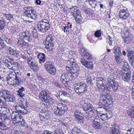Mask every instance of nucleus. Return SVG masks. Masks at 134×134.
Here are the masks:
<instances>
[{"label": "nucleus", "instance_id": "25", "mask_svg": "<svg viewBox=\"0 0 134 134\" xmlns=\"http://www.w3.org/2000/svg\"><path fill=\"white\" fill-rule=\"evenodd\" d=\"M84 133L81 128L76 126L73 128L70 134H84Z\"/></svg>", "mask_w": 134, "mask_h": 134}, {"label": "nucleus", "instance_id": "4", "mask_svg": "<svg viewBox=\"0 0 134 134\" xmlns=\"http://www.w3.org/2000/svg\"><path fill=\"white\" fill-rule=\"evenodd\" d=\"M51 93L47 90L42 91L39 94V98L43 102L52 104L53 103V100L52 98L49 97V94Z\"/></svg>", "mask_w": 134, "mask_h": 134}, {"label": "nucleus", "instance_id": "49", "mask_svg": "<svg viewBox=\"0 0 134 134\" xmlns=\"http://www.w3.org/2000/svg\"><path fill=\"white\" fill-rule=\"evenodd\" d=\"M86 81L88 84L89 85H91L92 83L91 76L90 75L87 76L86 79Z\"/></svg>", "mask_w": 134, "mask_h": 134}, {"label": "nucleus", "instance_id": "35", "mask_svg": "<svg viewBox=\"0 0 134 134\" xmlns=\"http://www.w3.org/2000/svg\"><path fill=\"white\" fill-rule=\"evenodd\" d=\"M122 55V54H119H119H117V55H115V60L116 62L118 63H120L122 61V59L121 57Z\"/></svg>", "mask_w": 134, "mask_h": 134}, {"label": "nucleus", "instance_id": "26", "mask_svg": "<svg viewBox=\"0 0 134 134\" xmlns=\"http://www.w3.org/2000/svg\"><path fill=\"white\" fill-rule=\"evenodd\" d=\"M38 58L39 60V62L40 64L42 65L46 60L45 55L43 53H40L37 55Z\"/></svg>", "mask_w": 134, "mask_h": 134}, {"label": "nucleus", "instance_id": "48", "mask_svg": "<svg viewBox=\"0 0 134 134\" xmlns=\"http://www.w3.org/2000/svg\"><path fill=\"white\" fill-rule=\"evenodd\" d=\"M21 37V38H20L18 40V43L20 44H25L26 43L28 44L29 42L27 43H26L25 42H26V41H25L23 40L22 38Z\"/></svg>", "mask_w": 134, "mask_h": 134}, {"label": "nucleus", "instance_id": "62", "mask_svg": "<svg viewBox=\"0 0 134 134\" xmlns=\"http://www.w3.org/2000/svg\"><path fill=\"white\" fill-rule=\"evenodd\" d=\"M106 114L107 119L111 118L112 116L111 113H108Z\"/></svg>", "mask_w": 134, "mask_h": 134}, {"label": "nucleus", "instance_id": "42", "mask_svg": "<svg viewBox=\"0 0 134 134\" xmlns=\"http://www.w3.org/2000/svg\"><path fill=\"white\" fill-rule=\"evenodd\" d=\"M33 9H34L32 7H25L24 8V10L25 11L24 12L25 14H26L29 13H30V12Z\"/></svg>", "mask_w": 134, "mask_h": 134}, {"label": "nucleus", "instance_id": "38", "mask_svg": "<svg viewBox=\"0 0 134 134\" xmlns=\"http://www.w3.org/2000/svg\"><path fill=\"white\" fill-rule=\"evenodd\" d=\"M1 38L3 42L4 41H5L7 44H11L12 42L10 40V39L8 38L7 37H6L5 35L2 36Z\"/></svg>", "mask_w": 134, "mask_h": 134}, {"label": "nucleus", "instance_id": "64", "mask_svg": "<svg viewBox=\"0 0 134 134\" xmlns=\"http://www.w3.org/2000/svg\"><path fill=\"white\" fill-rule=\"evenodd\" d=\"M54 134H60L59 130L58 129L55 130L54 133Z\"/></svg>", "mask_w": 134, "mask_h": 134}, {"label": "nucleus", "instance_id": "22", "mask_svg": "<svg viewBox=\"0 0 134 134\" xmlns=\"http://www.w3.org/2000/svg\"><path fill=\"white\" fill-rule=\"evenodd\" d=\"M131 72H122L121 76L122 80L125 81H128L130 80L131 77Z\"/></svg>", "mask_w": 134, "mask_h": 134}, {"label": "nucleus", "instance_id": "21", "mask_svg": "<svg viewBox=\"0 0 134 134\" xmlns=\"http://www.w3.org/2000/svg\"><path fill=\"white\" fill-rule=\"evenodd\" d=\"M10 93L9 92L4 88H0V97L4 99L7 100V98Z\"/></svg>", "mask_w": 134, "mask_h": 134}, {"label": "nucleus", "instance_id": "46", "mask_svg": "<svg viewBox=\"0 0 134 134\" xmlns=\"http://www.w3.org/2000/svg\"><path fill=\"white\" fill-rule=\"evenodd\" d=\"M7 97L6 100H9V101L10 102H13L15 99V97L12 95H10V93Z\"/></svg>", "mask_w": 134, "mask_h": 134}, {"label": "nucleus", "instance_id": "3", "mask_svg": "<svg viewBox=\"0 0 134 134\" xmlns=\"http://www.w3.org/2000/svg\"><path fill=\"white\" fill-rule=\"evenodd\" d=\"M67 106L65 104L58 103L55 106L54 109V113L55 115L58 116L63 115L67 111Z\"/></svg>", "mask_w": 134, "mask_h": 134}, {"label": "nucleus", "instance_id": "12", "mask_svg": "<svg viewBox=\"0 0 134 134\" xmlns=\"http://www.w3.org/2000/svg\"><path fill=\"white\" fill-rule=\"evenodd\" d=\"M7 52L8 54L13 57L18 58L20 56L21 54H19L16 50V48L13 46L8 47Z\"/></svg>", "mask_w": 134, "mask_h": 134}, {"label": "nucleus", "instance_id": "59", "mask_svg": "<svg viewBox=\"0 0 134 134\" xmlns=\"http://www.w3.org/2000/svg\"><path fill=\"white\" fill-rule=\"evenodd\" d=\"M100 117L101 119L102 120L107 119V118L106 114H103L100 115Z\"/></svg>", "mask_w": 134, "mask_h": 134}, {"label": "nucleus", "instance_id": "14", "mask_svg": "<svg viewBox=\"0 0 134 134\" xmlns=\"http://www.w3.org/2000/svg\"><path fill=\"white\" fill-rule=\"evenodd\" d=\"M94 79H95V80L97 82L96 83V84L98 87L99 88H101L106 90L105 88H106V86H105V80L102 77H95ZM94 79L95 80V79Z\"/></svg>", "mask_w": 134, "mask_h": 134}, {"label": "nucleus", "instance_id": "40", "mask_svg": "<svg viewBox=\"0 0 134 134\" xmlns=\"http://www.w3.org/2000/svg\"><path fill=\"white\" fill-rule=\"evenodd\" d=\"M123 69L125 72H131V70L130 68V67L129 65L127 64H124L123 66Z\"/></svg>", "mask_w": 134, "mask_h": 134}, {"label": "nucleus", "instance_id": "32", "mask_svg": "<svg viewBox=\"0 0 134 134\" xmlns=\"http://www.w3.org/2000/svg\"><path fill=\"white\" fill-rule=\"evenodd\" d=\"M40 117L41 120L44 119L45 120L49 118L50 116L49 115H47V114H46V113H42L40 114Z\"/></svg>", "mask_w": 134, "mask_h": 134}, {"label": "nucleus", "instance_id": "34", "mask_svg": "<svg viewBox=\"0 0 134 134\" xmlns=\"http://www.w3.org/2000/svg\"><path fill=\"white\" fill-rule=\"evenodd\" d=\"M14 60L12 58H9L6 59L5 60V63L6 64V65H7V67H8L9 65L14 63Z\"/></svg>", "mask_w": 134, "mask_h": 134}, {"label": "nucleus", "instance_id": "10", "mask_svg": "<svg viewBox=\"0 0 134 134\" xmlns=\"http://www.w3.org/2000/svg\"><path fill=\"white\" fill-rule=\"evenodd\" d=\"M44 67L45 70L52 76L54 75L56 73V69L52 62L47 61L44 65Z\"/></svg>", "mask_w": 134, "mask_h": 134}, {"label": "nucleus", "instance_id": "58", "mask_svg": "<svg viewBox=\"0 0 134 134\" xmlns=\"http://www.w3.org/2000/svg\"><path fill=\"white\" fill-rule=\"evenodd\" d=\"M80 112H79L78 110H77L74 113V115L76 118L80 115Z\"/></svg>", "mask_w": 134, "mask_h": 134}, {"label": "nucleus", "instance_id": "18", "mask_svg": "<svg viewBox=\"0 0 134 134\" xmlns=\"http://www.w3.org/2000/svg\"><path fill=\"white\" fill-rule=\"evenodd\" d=\"M31 35L29 32L27 31H25L23 32L20 33L19 34V36L20 37H21L23 38H26L25 40H26V43L27 42H30L31 41L29 39V37Z\"/></svg>", "mask_w": 134, "mask_h": 134}, {"label": "nucleus", "instance_id": "15", "mask_svg": "<svg viewBox=\"0 0 134 134\" xmlns=\"http://www.w3.org/2000/svg\"><path fill=\"white\" fill-rule=\"evenodd\" d=\"M16 111L18 113H20L22 114H26L27 112V108L24 107L23 105H22L21 103L18 104L15 106Z\"/></svg>", "mask_w": 134, "mask_h": 134}, {"label": "nucleus", "instance_id": "50", "mask_svg": "<svg viewBox=\"0 0 134 134\" xmlns=\"http://www.w3.org/2000/svg\"><path fill=\"white\" fill-rule=\"evenodd\" d=\"M6 45L5 44L4 42L2 40V39L0 38V50L4 48Z\"/></svg>", "mask_w": 134, "mask_h": 134}, {"label": "nucleus", "instance_id": "6", "mask_svg": "<svg viewBox=\"0 0 134 134\" xmlns=\"http://www.w3.org/2000/svg\"><path fill=\"white\" fill-rule=\"evenodd\" d=\"M75 74H63L60 77V80L64 84V86L66 87L68 86V82L69 80H71L76 78L78 74L77 73Z\"/></svg>", "mask_w": 134, "mask_h": 134}, {"label": "nucleus", "instance_id": "29", "mask_svg": "<svg viewBox=\"0 0 134 134\" xmlns=\"http://www.w3.org/2000/svg\"><path fill=\"white\" fill-rule=\"evenodd\" d=\"M74 62V58H71L70 60H69L67 61V65L66 66V70H69L70 68L72 67Z\"/></svg>", "mask_w": 134, "mask_h": 134}, {"label": "nucleus", "instance_id": "53", "mask_svg": "<svg viewBox=\"0 0 134 134\" xmlns=\"http://www.w3.org/2000/svg\"><path fill=\"white\" fill-rule=\"evenodd\" d=\"M96 0H86V2H88L89 4L92 5L93 4H95L96 5Z\"/></svg>", "mask_w": 134, "mask_h": 134}, {"label": "nucleus", "instance_id": "2", "mask_svg": "<svg viewBox=\"0 0 134 134\" xmlns=\"http://www.w3.org/2000/svg\"><path fill=\"white\" fill-rule=\"evenodd\" d=\"M23 78L21 72L12 71L7 76V81L9 84L17 86L23 84Z\"/></svg>", "mask_w": 134, "mask_h": 134}, {"label": "nucleus", "instance_id": "36", "mask_svg": "<svg viewBox=\"0 0 134 134\" xmlns=\"http://www.w3.org/2000/svg\"><path fill=\"white\" fill-rule=\"evenodd\" d=\"M3 15L5 17V19L7 20L11 21L14 19L12 15L10 14H3Z\"/></svg>", "mask_w": 134, "mask_h": 134}, {"label": "nucleus", "instance_id": "5", "mask_svg": "<svg viewBox=\"0 0 134 134\" xmlns=\"http://www.w3.org/2000/svg\"><path fill=\"white\" fill-rule=\"evenodd\" d=\"M74 89L75 92L78 94H85L87 91V86L83 82H79L75 84Z\"/></svg>", "mask_w": 134, "mask_h": 134}, {"label": "nucleus", "instance_id": "57", "mask_svg": "<svg viewBox=\"0 0 134 134\" xmlns=\"http://www.w3.org/2000/svg\"><path fill=\"white\" fill-rule=\"evenodd\" d=\"M11 32L15 35H16L18 33V30L12 28L11 30Z\"/></svg>", "mask_w": 134, "mask_h": 134}, {"label": "nucleus", "instance_id": "23", "mask_svg": "<svg viewBox=\"0 0 134 134\" xmlns=\"http://www.w3.org/2000/svg\"><path fill=\"white\" fill-rule=\"evenodd\" d=\"M129 15L126 10L123 9L120 10L119 16L120 18L125 19L129 16Z\"/></svg>", "mask_w": 134, "mask_h": 134}, {"label": "nucleus", "instance_id": "30", "mask_svg": "<svg viewBox=\"0 0 134 134\" xmlns=\"http://www.w3.org/2000/svg\"><path fill=\"white\" fill-rule=\"evenodd\" d=\"M25 91V89L23 87H21L17 91L18 93V95L20 97H23L25 95V94L24 93V92Z\"/></svg>", "mask_w": 134, "mask_h": 134}, {"label": "nucleus", "instance_id": "28", "mask_svg": "<svg viewBox=\"0 0 134 134\" xmlns=\"http://www.w3.org/2000/svg\"><path fill=\"white\" fill-rule=\"evenodd\" d=\"M29 65L30 68L32 69L34 71H36L37 65V62L35 60H32Z\"/></svg>", "mask_w": 134, "mask_h": 134}, {"label": "nucleus", "instance_id": "37", "mask_svg": "<svg viewBox=\"0 0 134 134\" xmlns=\"http://www.w3.org/2000/svg\"><path fill=\"white\" fill-rule=\"evenodd\" d=\"M1 38L3 42L4 41H5L7 44H11L12 42L10 40V39L8 38L7 37H6L5 35L2 36Z\"/></svg>", "mask_w": 134, "mask_h": 134}, {"label": "nucleus", "instance_id": "27", "mask_svg": "<svg viewBox=\"0 0 134 134\" xmlns=\"http://www.w3.org/2000/svg\"><path fill=\"white\" fill-rule=\"evenodd\" d=\"M36 13V12L35 10L33 9L30 12V13H29L25 15L27 16L30 17L32 19L35 20L37 16Z\"/></svg>", "mask_w": 134, "mask_h": 134}, {"label": "nucleus", "instance_id": "45", "mask_svg": "<svg viewBox=\"0 0 134 134\" xmlns=\"http://www.w3.org/2000/svg\"><path fill=\"white\" fill-rule=\"evenodd\" d=\"M129 110L130 112L129 115L131 116V118H134V107H132Z\"/></svg>", "mask_w": 134, "mask_h": 134}, {"label": "nucleus", "instance_id": "17", "mask_svg": "<svg viewBox=\"0 0 134 134\" xmlns=\"http://www.w3.org/2000/svg\"><path fill=\"white\" fill-rule=\"evenodd\" d=\"M59 93L58 94L59 95V96H57V98L60 101L63 100L62 99H65L67 97H69L70 95L67 92L64 91H61L58 92Z\"/></svg>", "mask_w": 134, "mask_h": 134}, {"label": "nucleus", "instance_id": "56", "mask_svg": "<svg viewBox=\"0 0 134 134\" xmlns=\"http://www.w3.org/2000/svg\"><path fill=\"white\" fill-rule=\"evenodd\" d=\"M21 104L22 105H23L24 107H26L28 106V104H27V102L25 101L24 100L23 101L20 102Z\"/></svg>", "mask_w": 134, "mask_h": 134}, {"label": "nucleus", "instance_id": "60", "mask_svg": "<svg viewBox=\"0 0 134 134\" xmlns=\"http://www.w3.org/2000/svg\"><path fill=\"white\" fill-rule=\"evenodd\" d=\"M13 134H25L23 133V132H21V131L17 130H15L14 132L13 133Z\"/></svg>", "mask_w": 134, "mask_h": 134}, {"label": "nucleus", "instance_id": "33", "mask_svg": "<svg viewBox=\"0 0 134 134\" xmlns=\"http://www.w3.org/2000/svg\"><path fill=\"white\" fill-rule=\"evenodd\" d=\"M113 53L114 54H116L115 55L117 54H121V49L120 48L117 46H116L114 47L113 48Z\"/></svg>", "mask_w": 134, "mask_h": 134}, {"label": "nucleus", "instance_id": "55", "mask_svg": "<svg viewBox=\"0 0 134 134\" xmlns=\"http://www.w3.org/2000/svg\"><path fill=\"white\" fill-rule=\"evenodd\" d=\"M79 51H80V53L82 54H81L82 56H83V54H84V53L86 52V51L85 49L84 48H83V47H82V48H80Z\"/></svg>", "mask_w": 134, "mask_h": 134}, {"label": "nucleus", "instance_id": "54", "mask_svg": "<svg viewBox=\"0 0 134 134\" xmlns=\"http://www.w3.org/2000/svg\"><path fill=\"white\" fill-rule=\"evenodd\" d=\"M127 52L128 54V55H130L133 53V51H132V49L130 47H127L126 49Z\"/></svg>", "mask_w": 134, "mask_h": 134}, {"label": "nucleus", "instance_id": "63", "mask_svg": "<svg viewBox=\"0 0 134 134\" xmlns=\"http://www.w3.org/2000/svg\"><path fill=\"white\" fill-rule=\"evenodd\" d=\"M69 24H70V23H68V25H67V27L65 26L64 27V28L63 29L64 30V32H67V30L68 29V28H69Z\"/></svg>", "mask_w": 134, "mask_h": 134}, {"label": "nucleus", "instance_id": "20", "mask_svg": "<svg viewBox=\"0 0 134 134\" xmlns=\"http://www.w3.org/2000/svg\"><path fill=\"white\" fill-rule=\"evenodd\" d=\"M81 62L82 64L87 68L92 69L93 67V64L92 62H88L83 58H81Z\"/></svg>", "mask_w": 134, "mask_h": 134}, {"label": "nucleus", "instance_id": "9", "mask_svg": "<svg viewBox=\"0 0 134 134\" xmlns=\"http://www.w3.org/2000/svg\"><path fill=\"white\" fill-rule=\"evenodd\" d=\"M54 42V40L51 34H49L47 36L46 39L44 43L45 45L46 49L48 51L51 52L53 49Z\"/></svg>", "mask_w": 134, "mask_h": 134}, {"label": "nucleus", "instance_id": "19", "mask_svg": "<svg viewBox=\"0 0 134 134\" xmlns=\"http://www.w3.org/2000/svg\"><path fill=\"white\" fill-rule=\"evenodd\" d=\"M69 9L73 11L72 15L75 19H76L77 18L78 19L80 18L81 14L79 10L77 9V7L76 6H72Z\"/></svg>", "mask_w": 134, "mask_h": 134}, {"label": "nucleus", "instance_id": "1", "mask_svg": "<svg viewBox=\"0 0 134 134\" xmlns=\"http://www.w3.org/2000/svg\"><path fill=\"white\" fill-rule=\"evenodd\" d=\"M83 110L82 116L81 115L76 118L80 123H83L84 121V116L87 119L93 118L95 110L93 109L92 105L89 103H84L82 108Z\"/></svg>", "mask_w": 134, "mask_h": 134}, {"label": "nucleus", "instance_id": "44", "mask_svg": "<svg viewBox=\"0 0 134 134\" xmlns=\"http://www.w3.org/2000/svg\"><path fill=\"white\" fill-rule=\"evenodd\" d=\"M83 56L87 60L91 59L92 58L91 54L87 52H86L84 54H83Z\"/></svg>", "mask_w": 134, "mask_h": 134}, {"label": "nucleus", "instance_id": "41", "mask_svg": "<svg viewBox=\"0 0 134 134\" xmlns=\"http://www.w3.org/2000/svg\"><path fill=\"white\" fill-rule=\"evenodd\" d=\"M124 43L127 44L129 43L131 41V38L129 36L123 38Z\"/></svg>", "mask_w": 134, "mask_h": 134}, {"label": "nucleus", "instance_id": "61", "mask_svg": "<svg viewBox=\"0 0 134 134\" xmlns=\"http://www.w3.org/2000/svg\"><path fill=\"white\" fill-rule=\"evenodd\" d=\"M131 55H131V57L129 59L130 62H131V61L134 60V51H133V53Z\"/></svg>", "mask_w": 134, "mask_h": 134}, {"label": "nucleus", "instance_id": "11", "mask_svg": "<svg viewBox=\"0 0 134 134\" xmlns=\"http://www.w3.org/2000/svg\"><path fill=\"white\" fill-rule=\"evenodd\" d=\"M113 100L111 96L108 94L106 95H103L100 96L99 104L100 105H110L112 103Z\"/></svg>", "mask_w": 134, "mask_h": 134}, {"label": "nucleus", "instance_id": "43", "mask_svg": "<svg viewBox=\"0 0 134 134\" xmlns=\"http://www.w3.org/2000/svg\"><path fill=\"white\" fill-rule=\"evenodd\" d=\"M72 68H74V70H76L77 71H79L80 70V67L79 66L78 64L76 62H74L73 64Z\"/></svg>", "mask_w": 134, "mask_h": 134}, {"label": "nucleus", "instance_id": "39", "mask_svg": "<svg viewBox=\"0 0 134 134\" xmlns=\"http://www.w3.org/2000/svg\"><path fill=\"white\" fill-rule=\"evenodd\" d=\"M18 63L17 62L14 63H14L9 65L7 67L8 68L12 70H14L16 69V66L18 65Z\"/></svg>", "mask_w": 134, "mask_h": 134}, {"label": "nucleus", "instance_id": "24", "mask_svg": "<svg viewBox=\"0 0 134 134\" xmlns=\"http://www.w3.org/2000/svg\"><path fill=\"white\" fill-rule=\"evenodd\" d=\"M92 118H93V117L92 118V121L93 122V125L94 128L96 129H100L102 128L101 124L98 121L99 120H98L97 119H95L93 120Z\"/></svg>", "mask_w": 134, "mask_h": 134}, {"label": "nucleus", "instance_id": "13", "mask_svg": "<svg viewBox=\"0 0 134 134\" xmlns=\"http://www.w3.org/2000/svg\"><path fill=\"white\" fill-rule=\"evenodd\" d=\"M11 118L13 123L15 125H18V124L20 121H22L23 118L19 113L15 112V113H13Z\"/></svg>", "mask_w": 134, "mask_h": 134}, {"label": "nucleus", "instance_id": "47", "mask_svg": "<svg viewBox=\"0 0 134 134\" xmlns=\"http://www.w3.org/2000/svg\"><path fill=\"white\" fill-rule=\"evenodd\" d=\"M66 70L68 71V73L73 74H75V73H77L78 74V72L79 71H77L76 70H74V68H70V69H69V70Z\"/></svg>", "mask_w": 134, "mask_h": 134}, {"label": "nucleus", "instance_id": "51", "mask_svg": "<svg viewBox=\"0 0 134 134\" xmlns=\"http://www.w3.org/2000/svg\"><path fill=\"white\" fill-rule=\"evenodd\" d=\"M101 35V31L98 30L96 31L94 33V35L96 37H99Z\"/></svg>", "mask_w": 134, "mask_h": 134}, {"label": "nucleus", "instance_id": "8", "mask_svg": "<svg viewBox=\"0 0 134 134\" xmlns=\"http://www.w3.org/2000/svg\"><path fill=\"white\" fill-rule=\"evenodd\" d=\"M107 85L108 86H106L105 88L106 90L107 91H112L114 92L117 91L118 88L116 85V82L115 81L114 78L111 76H110L107 78Z\"/></svg>", "mask_w": 134, "mask_h": 134}, {"label": "nucleus", "instance_id": "31", "mask_svg": "<svg viewBox=\"0 0 134 134\" xmlns=\"http://www.w3.org/2000/svg\"><path fill=\"white\" fill-rule=\"evenodd\" d=\"M6 22L3 17L0 18V30H3L5 25Z\"/></svg>", "mask_w": 134, "mask_h": 134}, {"label": "nucleus", "instance_id": "52", "mask_svg": "<svg viewBox=\"0 0 134 134\" xmlns=\"http://www.w3.org/2000/svg\"><path fill=\"white\" fill-rule=\"evenodd\" d=\"M108 105H106L107 106ZM105 105H102V106H103L99 107L98 109V110H100V112L106 111L107 110V108L105 107Z\"/></svg>", "mask_w": 134, "mask_h": 134}, {"label": "nucleus", "instance_id": "16", "mask_svg": "<svg viewBox=\"0 0 134 134\" xmlns=\"http://www.w3.org/2000/svg\"><path fill=\"white\" fill-rule=\"evenodd\" d=\"M120 128L118 125L113 124L109 131V134H120Z\"/></svg>", "mask_w": 134, "mask_h": 134}, {"label": "nucleus", "instance_id": "7", "mask_svg": "<svg viewBox=\"0 0 134 134\" xmlns=\"http://www.w3.org/2000/svg\"><path fill=\"white\" fill-rule=\"evenodd\" d=\"M48 20L46 19H43L37 25L38 31L42 33L46 32L50 28Z\"/></svg>", "mask_w": 134, "mask_h": 134}]
</instances>
